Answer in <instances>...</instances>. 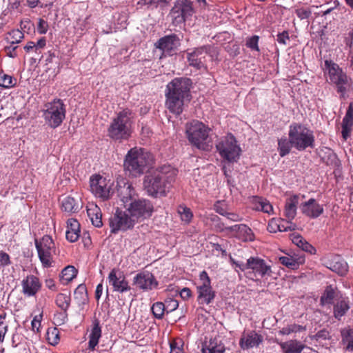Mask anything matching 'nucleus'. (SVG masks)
I'll return each mask as SVG.
<instances>
[{"mask_svg":"<svg viewBox=\"0 0 353 353\" xmlns=\"http://www.w3.org/2000/svg\"><path fill=\"white\" fill-rule=\"evenodd\" d=\"M176 175L170 165H164L147 174L143 179V188L152 198L165 196L169 192Z\"/></svg>","mask_w":353,"mask_h":353,"instance_id":"nucleus-1","label":"nucleus"},{"mask_svg":"<svg viewBox=\"0 0 353 353\" xmlns=\"http://www.w3.org/2000/svg\"><path fill=\"white\" fill-rule=\"evenodd\" d=\"M192 81L188 77H176L166 85L165 105L169 111L179 115L183 110L185 101L191 99Z\"/></svg>","mask_w":353,"mask_h":353,"instance_id":"nucleus-2","label":"nucleus"},{"mask_svg":"<svg viewBox=\"0 0 353 353\" xmlns=\"http://www.w3.org/2000/svg\"><path fill=\"white\" fill-rule=\"evenodd\" d=\"M132 111L129 108L123 109L112 119L108 128V137L119 142L128 140L132 134Z\"/></svg>","mask_w":353,"mask_h":353,"instance_id":"nucleus-3","label":"nucleus"},{"mask_svg":"<svg viewBox=\"0 0 353 353\" xmlns=\"http://www.w3.org/2000/svg\"><path fill=\"white\" fill-rule=\"evenodd\" d=\"M153 161L152 154L142 148L134 147L127 153L124 159V168L134 176L143 174Z\"/></svg>","mask_w":353,"mask_h":353,"instance_id":"nucleus-4","label":"nucleus"},{"mask_svg":"<svg viewBox=\"0 0 353 353\" xmlns=\"http://www.w3.org/2000/svg\"><path fill=\"white\" fill-rule=\"evenodd\" d=\"M288 137L292 140L293 148L299 151L314 148L315 137L312 130L300 123H292L289 126Z\"/></svg>","mask_w":353,"mask_h":353,"instance_id":"nucleus-5","label":"nucleus"},{"mask_svg":"<svg viewBox=\"0 0 353 353\" xmlns=\"http://www.w3.org/2000/svg\"><path fill=\"white\" fill-rule=\"evenodd\" d=\"M210 129L198 120H192L185 125L186 137L194 148L206 151L208 150V140Z\"/></svg>","mask_w":353,"mask_h":353,"instance_id":"nucleus-6","label":"nucleus"},{"mask_svg":"<svg viewBox=\"0 0 353 353\" xmlns=\"http://www.w3.org/2000/svg\"><path fill=\"white\" fill-rule=\"evenodd\" d=\"M65 105L60 99H54L44 105L43 117L46 123L52 128L61 125L65 118Z\"/></svg>","mask_w":353,"mask_h":353,"instance_id":"nucleus-7","label":"nucleus"},{"mask_svg":"<svg viewBox=\"0 0 353 353\" xmlns=\"http://www.w3.org/2000/svg\"><path fill=\"white\" fill-rule=\"evenodd\" d=\"M34 245L43 268L52 267L54 263L53 256L56 254V246L52 236L46 234L40 239L35 238Z\"/></svg>","mask_w":353,"mask_h":353,"instance_id":"nucleus-8","label":"nucleus"},{"mask_svg":"<svg viewBox=\"0 0 353 353\" xmlns=\"http://www.w3.org/2000/svg\"><path fill=\"white\" fill-rule=\"evenodd\" d=\"M216 148L220 157L229 163L237 162L239 159L241 150L235 137L231 133L217 142Z\"/></svg>","mask_w":353,"mask_h":353,"instance_id":"nucleus-9","label":"nucleus"},{"mask_svg":"<svg viewBox=\"0 0 353 353\" xmlns=\"http://www.w3.org/2000/svg\"><path fill=\"white\" fill-rule=\"evenodd\" d=\"M125 209L135 223L149 219L154 212L152 202L146 199H134L129 205H125Z\"/></svg>","mask_w":353,"mask_h":353,"instance_id":"nucleus-10","label":"nucleus"},{"mask_svg":"<svg viewBox=\"0 0 353 353\" xmlns=\"http://www.w3.org/2000/svg\"><path fill=\"white\" fill-rule=\"evenodd\" d=\"M196 293V301L199 305H209L215 298L216 292L212 289L211 279L205 270H203L199 274Z\"/></svg>","mask_w":353,"mask_h":353,"instance_id":"nucleus-11","label":"nucleus"},{"mask_svg":"<svg viewBox=\"0 0 353 353\" xmlns=\"http://www.w3.org/2000/svg\"><path fill=\"white\" fill-rule=\"evenodd\" d=\"M192 3L190 0H176L170 10V16L175 26L184 23L194 14Z\"/></svg>","mask_w":353,"mask_h":353,"instance_id":"nucleus-12","label":"nucleus"},{"mask_svg":"<svg viewBox=\"0 0 353 353\" xmlns=\"http://www.w3.org/2000/svg\"><path fill=\"white\" fill-rule=\"evenodd\" d=\"M132 218L126 209L123 211L117 208L109 219L110 232L117 234L119 231L125 232L132 229L136 223Z\"/></svg>","mask_w":353,"mask_h":353,"instance_id":"nucleus-13","label":"nucleus"},{"mask_svg":"<svg viewBox=\"0 0 353 353\" xmlns=\"http://www.w3.org/2000/svg\"><path fill=\"white\" fill-rule=\"evenodd\" d=\"M325 65L327 71L329 79L336 85L337 92L341 94V98H344L347 88L345 85L347 83V77L338 64L332 61H325Z\"/></svg>","mask_w":353,"mask_h":353,"instance_id":"nucleus-14","label":"nucleus"},{"mask_svg":"<svg viewBox=\"0 0 353 353\" xmlns=\"http://www.w3.org/2000/svg\"><path fill=\"white\" fill-rule=\"evenodd\" d=\"M112 185L110 180H107L99 174L92 175L90 179L91 192L103 201L109 199L112 195L114 192Z\"/></svg>","mask_w":353,"mask_h":353,"instance_id":"nucleus-15","label":"nucleus"},{"mask_svg":"<svg viewBox=\"0 0 353 353\" xmlns=\"http://www.w3.org/2000/svg\"><path fill=\"white\" fill-rule=\"evenodd\" d=\"M248 270L247 277L253 281L271 276L272 271L271 266L263 259L256 256H251L248 259Z\"/></svg>","mask_w":353,"mask_h":353,"instance_id":"nucleus-16","label":"nucleus"},{"mask_svg":"<svg viewBox=\"0 0 353 353\" xmlns=\"http://www.w3.org/2000/svg\"><path fill=\"white\" fill-rule=\"evenodd\" d=\"M212 48V46L210 45H204L188 52L187 59L189 65L197 70H207L206 57L210 54Z\"/></svg>","mask_w":353,"mask_h":353,"instance_id":"nucleus-17","label":"nucleus"},{"mask_svg":"<svg viewBox=\"0 0 353 353\" xmlns=\"http://www.w3.org/2000/svg\"><path fill=\"white\" fill-rule=\"evenodd\" d=\"M179 46L180 39L175 34L165 35L160 38L155 43L156 48L161 50L165 56L173 55Z\"/></svg>","mask_w":353,"mask_h":353,"instance_id":"nucleus-18","label":"nucleus"},{"mask_svg":"<svg viewBox=\"0 0 353 353\" xmlns=\"http://www.w3.org/2000/svg\"><path fill=\"white\" fill-rule=\"evenodd\" d=\"M133 285L143 291H151L158 288L159 282L151 272L145 271L134 276Z\"/></svg>","mask_w":353,"mask_h":353,"instance_id":"nucleus-19","label":"nucleus"},{"mask_svg":"<svg viewBox=\"0 0 353 353\" xmlns=\"http://www.w3.org/2000/svg\"><path fill=\"white\" fill-rule=\"evenodd\" d=\"M108 280L110 285L112 287L114 292L124 293L131 290L125 276L118 269L113 268L110 272Z\"/></svg>","mask_w":353,"mask_h":353,"instance_id":"nucleus-20","label":"nucleus"},{"mask_svg":"<svg viewBox=\"0 0 353 353\" xmlns=\"http://www.w3.org/2000/svg\"><path fill=\"white\" fill-rule=\"evenodd\" d=\"M325 265L332 271L341 276H344L348 271L347 263L337 254H330L324 258Z\"/></svg>","mask_w":353,"mask_h":353,"instance_id":"nucleus-21","label":"nucleus"},{"mask_svg":"<svg viewBox=\"0 0 353 353\" xmlns=\"http://www.w3.org/2000/svg\"><path fill=\"white\" fill-rule=\"evenodd\" d=\"M22 292L26 296H34L41 289V282L39 277L33 274L28 275L21 281Z\"/></svg>","mask_w":353,"mask_h":353,"instance_id":"nucleus-22","label":"nucleus"},{"mask_svg":"<svg viewBox=\"0 0 353 353\" xmlns=\"http://www.w3.org/2000/svg\"><path fill=\"white\" fill-rule=\"evenodd\" d=\"M117 195L122 201L124 208L125 205H129L130 201H133L136 196V192L131 183L122 181L119 182L117 187Z\"/></svg>","mask_w":353,"mask_h":353,"instance_id":"nucleus-23","label":"nucleus"},{"mask_svg":"<svg viewBox=\"0 0 353 353\" xmlns=\"http://www.w3.org/2000/svg\"><path fill=\"white\" fill-rule=\"evenodd\" d=\"M300 209L301 212L310 219L319 217L324 211L323 206L319 204L316 199L312 198L303 203Z\"/></svg>","mask_w":353,"mask_h":353,"instance_id":"nucleus-24","label":"nucleus"},{"mask_svg":"<svg viewBox=\"0 0 353 353\" xmlns=\"http://www.w3.org/2000/svg\"><path fill=\"white\" fill-rule=\"evenodd\" d=\"M263 336L254 330L243 333L239 340V345L243 350L257 347L263 342Z\"/></svg>","mask_w":353,"mask_h":353,"instance_id":"nucleus-25","label":"nucleus"},{"mask_svg":"<svg viewBox=\"0 0 353 353\" xmlns=\"http://www.w3.org/2000/svg\"><path fill=\"white\" fill-rule=\"evenodd\" d=\"M228 232H232L236 238L247 242L254 240V234L250 228L245 224H237L227 228Z\"/></svg>","mask_w":353,"mask_h":353,"instance_id":"nucleus-26","label":"nucleus"},{"mask_svg":"<svg viewBox=\"0 0 353 353\" xmlns=\"http://www.w3.org/2000/svg\"><path fill=\"white\" fill-rule=\"evenodd\" d=\"M296 225L291 221H287L283 219L272 218L268 224L267 230L271 233L277 232H288L294 230Z\"/></svg>","mask_w":353,"mask_h":353,"instance_id":"nucleus-27","label":"nucleus"},{"mask_svg":"<svg viewBox=\"0 0 353 353\" xmlns=\"http://www.w3.org/2000/svg\"><path fill=\"white\" fill-rule=\"evenodd\" d=\"M250 203L254 210L261 211L269 214L273 212L272 204L265 198L257 196H253L250 200Z\"/></svg>","mask_w":353,"mask_h":353,"instance_id":"nucleus-28","label":"nucleus"},{"mask_svg":"<svg viewBox=\"0 0 353 353\" xmlns=\"http://www.w3.org/2000/svg\"><path fill=\"white\" fill-rule=\"evenodd\" d=\"M225 347L224 343L217 338L211 339L202 345L201 353H224Z\"/></svg>","mask_w":353,"mask_h":353,"instance_id":"nucleus-29","label":"nucleus"},{"mask_svg":"<svg viewBox=\"0 0 353 353\" xmlns=\"http://www.w3.org/2000/svg\"><path fill=\"white\" fill-rule=\"evenodd\" d=\"M299 202V196L297 194H294L286 199L284 213L288 221H291L296 216Z\"/></svg>","mask_w":353,"mask_h":353,"instance_id":"nucleus-30","label":"nucleus"},{"mask_svg":"<svg viewBox=\"0 0 353 353\" xmlns=\"http://www.w3.org/2000/svg\"><path fill=\"white\" fill-rule=\"evenodd\" d=\"M350 309V301L347 297L340 294L339 298L336 300V304L334 305L333 313L334 316L340 320Z\"/></svg>","mask_w":353,"mask_h":353,"instance_id":"nucleus-31","label":"nucleus"},{"mask_svg":"<svg viewBox=\"0 0 353 353\" xmlns=\"http://www.w3.org/2000/svg\"><path fill=\"white\" fill-rule=\"evenodd\" d=\"M66 239L70 242H76L80 236V224L77 219H69L67 221Z\"/></svg>","mask_w":353,"mask_h":353,"instance_id":"nucleus-32","label":"nucleus"},{"mask_svg":"<svg viewBox=\"0 0 353 353\" xmlns=\"http://www.w3.org/2000/svg\"><path fill=\"white\" fill-rule=\"evenodd\" d=\"M101 327L98 320H95L92 323V327L89 334L88 349L94 350L98 345L100 338L101 337Z\"/></svg>","mask_w":353,"mask_h":353,"instance_id":"nucleus-33","label":"nucleus"},{"mask_svg":"<svg viewBox=\"0 0 353 353\" xmlns=\"http://www.w3.org/2000/svg\"><path fill=\"white\" fill-rule=\"evenodd\" d=\"M80 209L79 202L73 197L67 196L61 201V210L68 214L77 213Z\"/></svg>","mask_w":353,"mask_h":353,"instance_id":"nucleus-34","label":"nucleus"},{"mask_svg":"<svg viewBox=\"0 0 353 353\" xmlns=\"http://www.w3.org/2000/svg\"><path fill=\"white\" fill-rule=\"evenodd\" d=\"M70 295L65 293H59L56 296L55 303L57 307L63 311V313H60V315L63 317V320L67 319V310H68L70 305Z\"/></svg>","mask_w":353,"mask_h":353,"instance_id":"nucleus-35","label":"nucleus"},{"mask_svg":"<svg viewBox=\"0 0 353 353\" xmlns=\"http://www.w3.org/2000/svg\"><path fill=\"white\" fill-rule=\"evenodd\" d=\"M283 353H301L305 345L296 340H290L280 343Z\"/></svg>","mask_w":353,"mask_h":353,"instance_id":"nucleus-36","label":"nucleus"},{"mask_svg":"<svg viewBox=\"0 0 353 353\" xmlns=\"http://www.w3.org/2000/svg\"><path fill=\"white\" fill-rule=\"evenodd\" d=\"M340 294H341L339 292L334 290L332 285L327 286L322 296H321V304L322 305H332L334 303V300H337Z\"/></svg>","mask_w":353,"mask_h":353,"instance_id":"nucleus-37","label":"nucleus"},{"mask_svg":"<svg viewBox=\"0 0 353 353\" xmlns=\"http://www.w3.org/2000/svg\"><path fill=\"white\" fill-rule=\"evenodd\" d=\"M87 214L94 226L101 228L103 225L101 212L97 205L88 207Z\"/></svg>","mask_w":353,"mask_h":353,"instance_id":"nucleus-38","label":"nucleus"},{"mask_svg":"<svg viewBox=\"0 0 353 353\" xmlns=\"http://www.w3.org/2000/svg\"><path fill=\"white\" fill-rule=\"evenodd\" d=\"M24 39L23 32L19 29H13L5 34L4 41L6 43L19 44Z\"/></svg>","mask_w":353,"mask_h":353,"instance_id":"nucleus-39","label":"nucleus"},{"mask_svg":"<svg viewBox=\"0 0 353 353\" xmlns=\"http://www.w3.org/2000/svg\"><path fill=\"white\" fill-rule=\"evenodd\" d=\"M341 333V343L345 345V350L349 352H353V329H343Z\"/></svg>","mask_w":353,"mask_h":353,"instance_id":"nucleus-40","label":"nucleus"},{"mask_svg":"<svg viewBox=\"0 0 353 353\" xmlns=\"http://www.w3.org/2000/svg\"><path fill=\"white\" fill-rule=\"evenodd\" d=\"M78 270L73 265L64 268L61 273V281L63 284H68L77 275Z\"/></svg>","mask_w":353,"mask_h":353,"instance_id":"nucleus-41","label":"nucleus"},{"mask_svg":"<svg viewBox=\"0 0 353 353\" xmlns=\"http://www.w3.org/2000/svg\"><path fill=\"white\" fill-rule=\"evenodd\" d=\"M293 147L292 140L288 137H281L278 140V151L279 155L283 157L290 152L291 148Z\"/></svg>","mask_w":353,"mask_h":353,"instance_id":"nucleus-42","label":"nucleus"},{"mask_svg":"<svg viewBox=\"0 0 353 353\" xmlns=\"http://www.w3.org/2000/svg\"><path fill=\"white\" fill-rule=\"evenodd\" d=\"M292 242L307 252L312 254L315 252V248L300 235H294L292 238Z\"/></svg>","mask_w":353,"mask_h":353,"instance_id":"nucleus-43","label":"nucleus"},{"mask_svg":"<svg viewBox=\"0 0 353 353\" xmlns=\"http://www.w3.org/2000/svg\"><path fill=\"white\" fill-rule=\"evenodd\" d=\"M177 212L180 215V219L182 222L186 225H188L191 222L193 218V213L190 208L181 205L178 207Z\"/></svg>","mask_w":353,"mask_h":353,"instance_id":"nucleus-44","label":"nucleus"},{"mask_svg":"<svg viewBox=\"0 0 353 353\" xmlns=\"http://www.w3.org/2000/svg\"><path fill=\"white\" fill-rule=\"evenodd\" d=\"M16 84L17 79L3 72H0V87L8 89L14 87Z\"/></svg>","mask_w":353,"mask_h":353,"instance_id":"nucleus-45","label":"nucleus"},{"mask_svg":"<svg viewBox=\"0 0 353 353\" xmlns=\"http://www.w3.org/2000/svg\"><path fill=\"white\" fill-rule=\"evenodd\" d=\"M151 311L154 318L162 319L165 312V305L163 302L157 301L152 304Z\"/></svg>","mask_w":353,"mask_h":353,"instance_id":"nucleus-46","label":"nucleus"},{"mask_svg":"<svg viewBox=\"0 0 353 353\" xmlns=\"http://www.w3.org/2000/svg\"><path fill=\"white\" fill-rule=\"evenodd\" d=\"M170 0H139L137 6L140 8L146 6L148 8H157L159 6L166 5Z\"/></svg>","mask_w":353,"mask_h":353,"instance_id":"nucleus-47","label":"nucleus"},{"mask_svg":"<svg viewBox=\"0 0 353 353\" xmlns=\"http://www.w3.org/2000/svg\"><path fill=\"white\" fill-rule=\"evenodd\" d=\"M170 351V353H184V342L180 338H176L169 341Z\"/></svg>","mask_w":353,"mask_h":353,"instance_id":"nucleus-48","label":"nucleus"},{"mask_svg":"<svg viewBox=\"0 0 353 353\" xmlns=\"http://www.w3.org/2000/svg\"><path fill=\"white\" fill-rule=\"evenodd\" d=\"M46 339L48 343L52 345H56L59 342V331L57 327L48 329Z\"/></svg>","mask_w":353,"mask_h":353,"instance_id":"nucleus-49","label":"nucleus"},{"mask_svg":"<svg viewBox=\"0 0 353 353\" xmlns=\"http://www.w3.org/2000/svg\"><path fill=\"white\" fill-rule=\"evenodd\" d=\"M74 295L75 299H77L82 303L86 301L88 298V296L85 285H79L74 290Z\"/></svg>","mask_w":353,"mask_h":353,"instance_id":"nucleus-50","label":"nucleus"},{"mask_svg":"<svg viewBox=\"0 0 353 353\" xmlns=\"http://www.w3.org/2000/svg\"><path fill=\"white\" fill-rule=\"evenodd\" d=\"M305 330V327L294 323V324H291L286 327H283L279 331V334L281 335H288L291 333L300 332Z\"/></svg>","mask_w":353,"mask_h":353,"instance_id":"nucleus-51","label":"nucleus"},{"mask_svg":"<svg viewBox=\"0 0 353 353\" xmlns=\"http://www.w3.org/2000/svg\"><path fill=\"white\" fill-rule=\"evenodd\" d=\"M279 261L282 265L292 270H295L299 267L297 260L292 256H281L279 258Z\"/></svg>","mask_w":353,"mask_h":353,"instance_id":"nucleus-52","label":"nucleus"},{"mask_svg":"<svg viewBox=\"0 0 353 353\" xmlns=\"http://www.w3.org/2000/svg\"><path fill=\"white\" fill-rule=\"evenodd\" d=\"M210 220L213 223V227L216 232H222L228 231V227L225 226L224 223L221 221V219L218 216L214 214L211 215Z\"/></svg>","mask_w":353,"mask_h":353,"instance_id":"nucleus-53","label":"nucleus"},{"mask_svg":"<svg viewBox=\"0 0 353 353\" xmlns=\"http://www.w3.org/2000/svg\"><path fill=\"white\" fill-rule=\"evenodd\" d=\"M6 315V312H5L0 313V342L4 341L5 336L8 330V325L4 321Z\"/></svg>","mask_w":353,"mask_h":353,"instance_id":"nucleus-54","label":"nucleus"},{"mask_svg":"<svg viewBox=\"0 0 353 353\" xmlns=\"http://www.w3.org/2000/svg\"><path fill=\"white\" fill-rule=\"evenodd\" d=\"M18 48L19 46L17 44L6 43L3 47V51L8 57L10 58H16L18 57Z\"/></svg>","mask_w":353,"mask_h":353,"instance_id":"nucleus-55","label":"nucleus"},{"mask_svg":"<svg viewBox=\"0 0 353 353\" xmlns=\"http://www.w3.org/2000/svg\"><path fill=\"white\" fill-rule=\"evenodd\" d=\"M215 212L222 216L227 214L228 205L225 201H217L214 204L213 207Z\"/></svg>","mask_w":353,"mask_h":353,"instance_id":"nucleus-56","label":"nucleus"},{"mask_svg":"<svg viewBox=\"0 0 353 353\" xmlns=\"http://www.w3.org/2000/svg\"><path fill=\"white\" fill-rule=\"evenodd\" d=\"M342 123L351 126L353 125V103L349 104L345 115L343 119Z\"/></svg>","mask_w":353,"mask_h":353,"instance_id":"nucleus-57","label":"nucleus"},{"mask_svg":"<svg viewBox=\"0 0 353 353\" xmlns=\"http://www.w3.org/2000/svg\"><path fill=\"white\" fill-rule=\"evenodd\" d=\"M7 9L12 13L21 14L22 8L21 6V1L19 0H14L12 1H10L8 5Z\"/></svg>","mask_w":353,"mask_h":353,"instance_id":"nucleus-58","label":"nucleus"},{"mask_svg":"<svg viewBox=\"0 0 353 353\" xmlns=\"http://www.w3.org/2000/svg\"><path fill=\"white\" fill-rule=\"evenodd\" d=\"M259 37L254 35L250 37L246 41V46L252 50L259 51Z\"/></svg>","mask_w":353,"mask_h":353,"instance_id":"nucleus-59","label":"nucleus"},{"mask_svg":"<svg viewBox=\"0 0 353 353\" xmlns=\"http://www.w3.org/2000/svg\"><path fill=\"white\" fill-rule=\"evenodd\" d=\"M37 32L41 34H45L48 30V23L46 21L42 18L38 19V23L37 27Z\"/></svg>","mask_w":353,"mask_h":353,"instance_id":"nucleus-60","label":"nucleus"},{"mask_svg":"<svg viewBox=\"0 0 353 353\" xmlns=\"http://www.w3.org/2000/svg\"><path fill=\"white\" fill-rule=\"evenodd\" d=\"M10 264L11 260L9 254L3 251H0V268L8 266Z\"/></svg>","mask_w":353,"mask_h":353,"instance_id":"nucleus-61","label":"nucleus"},{"mask_svg":"<svg viewBox=\"0 0 353 353\" xmlns=\"http://www.w3.org/2000/svg\"><path fill=\"white\" fill-rule=\"evenodd\" d=\"M295 13L301 20H303L308 19L310 17L312 12L310 9L301 8L296 9L295 10Z\"/></svg>","mask_w":353,"mask_h":353,"instance_id":"nucleus-62","label":"nucleus"},{"mask_svg":"<svg viewBox=\"0 0 353 353\" xmlns=\"http://www.w3.org/2000/svg\"><path fill=\"white\" fill-rule=\"evenodd\" d=\"M165 311L167 313L171 312L175 310H176L179 307V302L174 299H170L169 300L165 301Z\"/></svg>","mask_w":353,"mask_h":353,"instance_id":"nucleus-63","label":"nucleus"},{"mask_svg":"<svg viewBox=\"0 0 353 353\" xmlns=\"http://www.w3.org/2000/svg\"><path fill=\"white\" fill-rule=\"evenodd\" d=\"M276 41L279 44L285 46L287 41L290 40L288 31L284 30L282 32H279L276 36Z\"/></svg>","mask_w":353,"mask_h":353,"instance_id":"nucleus-64","label":"nucleus"}]
</instances>
